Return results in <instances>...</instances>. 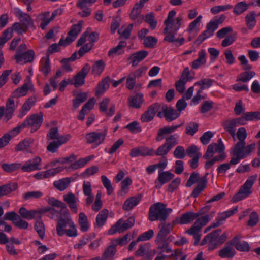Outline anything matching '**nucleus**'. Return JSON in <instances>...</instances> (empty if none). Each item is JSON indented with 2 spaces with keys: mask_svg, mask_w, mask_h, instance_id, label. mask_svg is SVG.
<instances>
[{
  "mask_svg": "<svg viewBox=\"0 0 260 260\" xmlns=\"http://www.w3.org/2000/svg\"><path fill=\"white\" fill-rule=\"evenodd\" d=\"M11 132L12 130L9 133L5 134L0 138V149L7 146L9 144L11 139L17 135L14 134V133H12Z\"/></svg>",
  "mask_w": 260,
  "mask_h": 260,
  "instance_id": "obj_50",
  "label": "nucleus"
},
{
  "mask_svg": "<svg viewBox=\"0 0 260 260\" xmlns=\"http://www.w3.org/2000/svg\"><path fill=\"white\" fill-rule=\"evenodd\" d=\"M126 45L127 43L125 41H120L115 47L112 48L109 51L108 55L110 57H114L115 55L123 54L124 53L123 49Z\"/></svg>",
  "mask_w": 260,
  "mask_h": 260,
  "instance_id": "obj_34",
  "label": "nucleus"
},
{
  "mask_svg": "<svg viewBox=\"0 0 260 260\" xmlns=\"http://www.w3.org/2000/svg\"><path fill=\"white\" fill-rule=\"evenodd\" d=\"M148 54V52L145 50H141L133 53L129 57V60L133 67L137 66L138 63L145 58Z\"/></svg>",
  "mask_w": 260,
  "mask_h": 260,
  "instance_id": "obj_26",
  "label": "nucleus"
},
{
  "mask_svg": "<svg viewBox=\"0 0 260 260\" xmlns=\"http://www.w3.org/2000/svg\"><path fill=\"white\" fill-rule=\"evenodd\" d=\"M233 239H236L235 241L234 246L236 249L240 251L248 252L250 250L249 244L246 241H239L237 237H235Z\"/></svg>",
  "mask_w": 260,
  "mask_h": 260,
  "instance_id": "obj_44",
  "label": "nucleus"
},
{
  "mask_svg": "<svg viewBox=\"0 0 260 260\" xmlns=\"http://www.w3.org/2000/svg\"><path fill=\"white\" fill-rule=\"evenodd\" d=\"M255 146L254 143L245 146V142L237 143L231 151V154L233 155L231 163L238 164L241 159L246 158L251 153Z\"/></svg>",
  "mask_w": 260,
  "mask_h": 260,
  "instance_id": "obj_4",
  "label": "nucleus"
},
{
  "mask_svg": "<svg viewBox=\"0 0 260 260\" xmlns=\"http://www.w3.org/2000/svg\"><path fill=\"white\" fill-rule=\"evenodd\" d=\"M249 5L245 1L238 3L233 9V13L236 15H239L246 11L248 8Z\"/></svg>",
  "mask_w": 260,
  "mask_h": 260,
  "instance_id": "obj_49",
  "label": "nucleus"
},
{
  "mask_svg": "<svg viewBox=\"0 0 260 260\" xmlns=\"http://www.w3.org/2000/svg\"><path fill=\"white\" fill-rule=\"evenodd\" d=\"M144 96L141 93H137L128 99L129 106L134 108H140L144 102Z\"/></svg>",
  "mask_w": 260,
  "mask_h": 260,
  "instance_id": "obj_29",
  "label": "nucleus"
},
{
  "mask_svg": "<svg viewBox=\"0 0 260 260\" xmlns=\"http://www.w3.org/2000/svg\"><path fill=\"white\" fill-rule=\"evenodd\" d=\"M104 62L102 60H98L92 66V72L95 75H100L104 70Z\"/></svg>",
  "mask_w": 260,
  "mask_h": 260,
  "instance_id": "obj_56",
  "label": "nucleus"
},
{
  "mask_svg": "<svg viewBox=\"0 0 260 260\" xmlns=\"http://www.w3.org/2000/svg\"><path fill=\"white\" fill-rule=\"evenodd\" d=\"M9 28L11 29L12 34L13 35V31L17 32L18 34H22L26 32L27 28L25 27L22 24L19 22H15Z\"/></svg>",
  "mask_w": 260,
  "mask_h": 260,
  "instance_id": "obj_59",
  "label": "nucleus"
},
{
  "mask_svg": "<svg viewBox=\"0 0 260 260\" xmlns=\"http://www.w3.org/2000/svg\"><path fill=\"white\" fill-rule=\"evenodd\" d=\"M48 203L52 206L59 207L61 209V212L65 215L70 213L66 205L62 202L55 199L54 198H50L48 199Z\"/></svg>",
  "mask_w": 260,
  "mask_h": 260,
  "instance_id": "obj_35",
  "label": "nucleus"
},
{
  "mask_svg": "<svg viewBox=\"0 0 260 260\" xmlns=\"http://www.w3.org/2000/svg\"><path fill=\"white\" fill-rule=\"evenodd\" d=\"M154 154L153 149L146 147H138L133 148L130 152L129 155L132 157H136L139 156H153Z\"/></svg>",
  "mask_w": 260,
  "mask_h": 260,
  "instance_id": "obj_19",
  "label": "nucleus"
},
{
  "mask_svg": "<svg viewBox=\"0 0 260 260\" xmlns=\"http://www.w3.org/2000/svg\"><path fill=\"white\" fill-rule=\"evenodd\" d=\"M13 35L11 32V29L7 28L2 34L0 37V49H2L4 45L12 37Z\"/></svg>",
  "mask_w": 260,
  "mask_h": 260,
  "instance_id": "obj_53",
  "label": "nucleus"
},
{
  "mask_svg": "<svg viewBox=\"0 0 260 260\" xmlns=\"http://www.w3.org/2000/svg\"><path fill=\"white\" fill-rule=\"evenodd\" d=\"M63 198L64 201L68 204L71 211L74 213H77L78 212L77 203L78 199L75 195L72 192H69L67 194L64 195Z\"/></svg>",
  "mask_w": 260,
  "mask_h": 260,
  "instance_id": "obj_23",
  "label": "nucleus"
},
{
  "mask_svg": "<svg viewBox=\"0 0 260 260\" xmlns=\"http://www.w3.org/2000/svg\"><path fill=\"white\" fill-rule=\"evenodd\" d=\"M142 194H139L137 196H133L127 198L124 202L122 205V208L124 210L128 211L132 209L137 206L141 201Z\"/></svg>",
  "mask_w": 260,
  "mask_h": 260,
  "instance_id": "obj_25",
  "label": "nucleus"
},
{
  "mask_svg": "<svg viewBox=\"0 0 260 260\" xmlns=\"http://www.w3.org/2000/svg\"><path fill=\"white\" fill-rule=\"evenodd\" d=\"M145 3L143 1V0H140L139 2L135 4L130 15L131 18L133 20L136 19L138 15L140 14Z\"/></svg>",
  "mask_w": 260,
  "mask_h": 260,
  "instance_id": "obj_45",
  "label": "nucleus"
},
{
  "mask_svg": "<svg viewBox=\"0 0 260 260\" xmlns=\"http://www.w3.org/2000/svg\"><path fill=\"white\" fill-rule=\"evenodd\" d=\"M145 21L149 24L150 27L152 30L156 28L157 22L153 13H150L146 15Z\"/></svg>",
  "mask_w": 260,
  "mask_h": 260,
  "instance_id": "obj_57",
  "label": "nucleus"
},
{
  "mask_svg": "<svg viewBox=\"0 0 260 260\" xmlns=\"http://www.w3.org/2000/svg\"><path fill=\"white\" fill-rule=\"evenodd\" d=\"M85 77L81 75L80 74H77L74 78L70 81L71 84H73L76 87H79L84 84L85 82Z\"/></svg>",
  "mask_w": 260,
  "mask_h": 260,
  "instance_id": "obj_54",
  "label": "nucleus"
},
{
  "mask_svg": "<svg viewBox=\"0 0 260 260\" xmlns=\"http://www.w3.org/2000/svg\"><path fill=\"white\" fill-rule=\"evenodd\" d=\"M20 166L21 165L19 163L3 164L2 165V168L7 172H12L19 169Z\"/></svg>",
  "mask_w": 260,
  "mask_h": 260,
  "instance_id": "obj_64",
  "label": "nucleus"
},
{
  "mask_svg": "<svg viewBox=\"0 0 260 260\" xmlns=\"http://www.w3.org/2000/svg\"><path fill=\"white\" fill-rule=\"evenodd\" d=\"M108 214V211L107 209H103L101 211L96 217V226L101 228L106 222Z\"/></svg>",
  "mask_w": 260,
  "mask_h": 260,
  "instance_id": "obj_40",
  "label": "nucleus"
},
{
  "mask_svg": "<svg viewBox=\"0 0 260 260\" xmlns=\"http://www.w3.org/2000/svg\"><path fill=\"white\" fill-rule=\"evenodd\" d=\"M224 146L221 139L218 140V143H213L208 145L206 153L203 157L206 159H210L217 152H222L224 151Z\"/></svg>",
  "mask_w": 260,
  "mask_h": 260,
  "instance_id": "obj_14",
  "label": "nucleus"
},
{
  "mask_svg": "<svg viewBox=\"0 0 260 260\" xmlns=\"http://www.w3.org/2000/svg\"><path fill=\"white\" fill-rule=\"evenodd\" d=\"M83 22L82 21H80L77 24L73 25L70 31L68 32L66 39L64 40L62 38H61L59 41V44L60 45H67L73 42L80 32Z\"/></svg>",
  "mask_w": 260,
  "mask_h": 260,
  "instance_id": "obj_11",
  "label": "nucleus"
},
{
  "mask_svg": "<svg viewBox=\"0 0 260 260\" xmlns=\"http://www.w3.org/2000/svg\"><path fill=\"white\" fill-rule=\"evenodd\" d=\"M160 108L166 120L168 121H172L175 120L180 115V112H178L172 107H168L166 105H162Z\"/></svg>",
  "mask_w": 260,
  "mask_h": 260,
  "instance_id": "obj_21",
  "label": "nucleus"
},
{
  "mask_svg": "<svg viewBox=\"0 0 260 260\" xmlns=\"http://www.w3.org/2000/svg\"><path fill=\"white\" fill-rule=\"evenodd\" d=\"M18 212L21 218L27 220H31L38 218L39 215V212L37 210H28L23 207L19 209Z\"/></svg>",
  "mask_w": 260,
  "mask_h": 260,
  "instance_id": "obj_27",
  "label": "nucleus"
},
{
  "mask_svg": "<svg viewBox=\"0 0 260 260\" xmlns=\"http://www.w3.org/2000/svg\"><path fill=\"white\" fill-rule=\"evenodd\" d=\"M17 187V185L13 184V185L7 184L0 187V197L7 195L15 190Z\"/></svg>",
  "mask_w": 260,
  "mask_h": 260,
  "instance_id": "obj_52",
  "label": "nucleus"
},
{
  "mask_svg": "<svg viewBox=\"0 0 260 260\" xmlns=\"http://www.w3.org/2000/svg\"><path fill=\"white\" fill-rule=\"evenodd\" d=\"M78 223L80 226V230L83 232H86L89 228L87 217L83 212H81L79 214Z\"/></svg>",
  "mask_w": 260,
  "mask_h": 260,
  "instance_id": "obj_42",
  "label": "nucleus"
},
{
  "mask_svg": "<svg viewBox=\"0 0 260 260\" xmlns=\"http://www.w3.org/2000/svg\"><path fill=\"white\" fill-rule=\"evenodd\" d=\"M26 49L27 47L25 44H21L17 48L16 54L14 57L17 63H19L22 61V55L26 51Z\"/></svg>",
  "mask_w": 260,
  "mask_h": 260,
  "instance_id": "obj_58",
  "label": "nucleus"
},
{
  "mask_svg": "<svg viewBox=\"0 0 260 260\" xmlns=\"http://www.w3.org/2000/svg\"><path fill=\"white\" fill-rule=\"evenodd\" d=\"M15 14L18 18L21 23L27 29L29 27L35 28L33 20L28 14L23 13L17 8L15 10Z\"/></svg>",
  "mask_w": 260,
  "mask_h": 260,
  "instance_id": "obj_18",
  "label": "nucleus"
},
{
  "mask_svg": "<svg viewBox=\"0 0 260 260\" xmlns=\"http://www.w3.org/2000/svg\"><path fill=\"white\" fill-rule=\"evenodd\" d=\"M43 120V114H34L27 118L22 124L18 125L13 129L12 133L18 134L20 131L25 127L30 128L31 132H34L39 128Z\"/></svg>",
  "mask_w": 260,
  "mask_h": 260,
  "instance_id": "obj_6",
  "label": "nucleus"
},
{
  "mask_svg": "<svg viewBox=\"0 0 260 260\" xmlns=\"http://www.w3.org/2000/svg\"><path fill=\"white\" fill-rule=\"evenodd\" d=\"M31 86L30 83H24L21 87L17 88L15 91L12 93V98H19L20 96L25 95L28 90L30 86Z\"/></svg>",
  "mask_w": 260,
  "mask_h": 260,
  "instance_id": "obj_36",
  "label": "nucleus"
},
{
  "mask_svg": "<svg viewBox=\"0 0 260 260\" xmlns=\"http://www.w3.org/2000/svg\"><path fill=\"white\" fill-rule=\"evenodd\" d=\"M257 178V174L249 177L244 184L241 186L238 192L233 197L232 201L236 203L249 196L252 192L251 188Z\"/></svg>",
  "mask_w": 260,
  "mask_h": 260,
  "instance_id": "obj_8",
  "label": "nucleus"
},
{
  "mask_svg": "<svg viewBox=\"0 0 260 260\" xmlns=\"http://www.w3.org/2000/svg\"><path fill=\"white\" fill-rule=\"evenodd\" d=\"M256 14L254 11L248 13L245 16V22L247 28L249 29H252L256 25Z\"/></svg>",
  "mask_w": 260,
  "mask_h": 260,
  "instance_id": "obj_37",
  "label": "nucleus"
},
{
  "mask_svg": "<svg viewBox=\"0 0 260 260\" xmlns=\"http://www.w3.org/2000/svg\"><path fill=\"white\" fill-rule=\"evenodd\" d=\"M70 182L71 180L69 178H64L54 181L53 185L58 190L62 191L68 187Z\"/></svg>",
  "mask_w": 260,
  "mask_h": 260,
  "instance_id": "obj_43",
  "label": "nucleus"
},
{
  "mask_svg": "<svg viewBox=\"0 0 260 260\" xmlns=\"http://www.w3.org/2000/svg\"><path fill=\"white\" fill-rule=\"evenodd\" d=\"M255 75V73L254 71H252L251 70H246L245 72L241 73L238 75L236 81L246 83L250 81Z\"/></svg>",
  "mask_w": 260,
  "mask_h": 260,
  "instance_id": "obj_38",
  "label": "nucleus"
},
{
  "mask_svg": "<svg viewBox=\"0 0 260 260\" xmlns=\"http://www.w3.org/2000/svg\"><path fill=\"white\" fill-rule=\"evenodd\" d=\"M181 124L165 126L160 128L158 131L157 135L155 138L157 142H160L166 138V142L164 143L171 150L178 144L179 136L177 135H171L166 138L167 135H169L175 131L180 127Z\"/></svg>",
  "mask_w": 260,
  "mask_h": 260,
  "instance_id": "obj_2",
  "label": "nucleus"
},
{
  "mask_svg": "<svg viewBox=\"0 0 260 260\" xmlns=\"http://www.w3.org/2000/svg\"><path fill=\"white\" fill-rule=\"evenodd\" d=\"M240 118H243V122L245 121H253L260 119V112H249L243 114Z\"/></svg>",
  "mask_w": 260,
  "mask_h": 260,
  "instance_id": "obj_47",
  "label": "nucleus"
},
{
  "mask_svg": "<svg viewBox=\"0 0 260 260\" xmlns=\"http://www.w3.org/2000/svg\"><path fill=\"white\" fill-rule=\"evenodd\" d=\"M87 99V94L86 92H80L76 95L75 99L73 100V108L76 110L79 106L84 102Z\"/></svg>",
  "mask_w": 260,
  "mask_h": 260,
  "instance_id": "obj_39",
  "label": "nucleus"
},
{
  "mask_svg": "<svg viewBox=\"0 0 260 260\" xmlns=\"http://www.w3.org/2000/svg\"><path fill=\"white\" fill-rule=\"evenodd\" d=\"M166 205L158 202L151 206L149 211V219L151 221L159 220L165 222L169 214L172 211L171 208H166Z\"/></svg>",
  "mask_w": 260,
  "mask_h": 260,
  "instance_id": "obj_5",
  "label": "nucleus"
},
{
  "mask_svg": "<svg viewBox=\"0 0 260 260\" xmlns=\"http://www.w3.org/2000/svg\"><path fill=\"white\" fill-rule=\"evenodd\" d=\"M209 220V216L206 215L196 220L193 225L186 232L190 235H193L198 234L203 226H205Z\"/></svg>",
  "mask_w": 260,
  "mask_h": 260,
  "instance_id": "obj_16",
  "label": "nucleus"
},
{
  "mask_svg": "<svg viewBox=\"0 0 260 260\" xmlns=\"http://www.w3.org/2000/svg\"><path fill=\"white\" fill-rule=\"evenodd\" d=\"M101 181L103 186L107 189L108 194H111L113 191V188L111 185L110 180L106 176L102 175L101 176Z\"/></svg>",
  "mask_w": 260,
  "mask_h": 260,
  "instance_id": "obj_63",
  "label": "nucleus"
},
{
  "mask_svg": "<svg viewBox=\"0 0 260 260\" xmlns=\"http://www.w3.org/2000/svg\"><path fill=\"white\" fill-rule=\"evenodd\" d=\"M132 183V180L129 177L125 178L121 183V189L119 194L121 196H125L128 192L129 186Z\"/></svg>",
  "mask_w": 260,
  "mask_h": 260,
  "instance_id": "obj_48",
  "label": "nucleus"
},
{
  "mask_svg": "<svg viewBox=\"0 0 260 260\" xmlns=\"http://www.w3.org/2000/svg\"><path fill=\"white\" fill-rule=\"evenodd\" d=\"M182 20V17H177L175 19V21H164L165 27L164 29V34L165 37L164 40L165 41L172 43L176 41L175 36L181 26Z\"/></svg>",
  "mask_w": 260,
  "mask_h": 260,
  "instance_id": "obj_7",
  "label": "nucleus"
},
{
  "mask_svg": "<svg viewBox=\"0 0 260 260\" xmlns=\"http://www.w3.org/2000/svg\"><path fill=\"white\" fill-rule=\"evenodd\" d=\"M125 128L133 133H138L142 130L139 123L137 121L131 122L125 126Z\"/></svg>",
  "mask_w": 260,
  "mask_h": 260,
  "instance_id": "obj_61",
  "label": "nucleus"
},
{
  "mask_svg": "<svg viewBox=\"0 0 260 260\" xmlns=\"http://www.w3.org/2000/svg\"><path fill=\"white\" fill-rule=\"evenodd\" d=\"M199 213H194L193 212H187L183 214L178 219H176V222L179 224H189L195 220L199 215Z\"/></svg>",
  "mask_w": 260,
  "mask_h": 260,
  "instance_id": "obj_24",
  "label": "nucleus"
},
{
  "mask_svg": "<svg viewBox=\"0 0 260 260\" xmlns=\"http://www.w3.org/2000/svg\"><path fill=\"white\" fill-rule=\"evenodd\" d=\"M174 177V175L170 171L159 172L157 181L161 184L169 182Z\"/></svg>",
  "mask_w": 260,
  "mask_h": 260,
  "instance_id": "obj_41",
  "label": "nucleus"
},
{
  "mask_svg": "<svg viewBox=\"0 0 260 260\" xmlns=\"http://www.w3.org/2000/svg\"><path fill=\"white\" fill-rule=\"evenodd\" d=\"M67 218L61 217L56 223V232L59 236L66 235L69 237H75L78 235L76 225L72 219L70 214L66 215Z\"/></svg>",
  "mask_w": 260,
  "mask_h": 260,
  "instance_id": "obj_1",
  "label": "nucleus"
},
{
  "mask_svg": "<svg viewBox=\"0 0 260 260\" xmlns=\"http://www.w3.org/2000/svg\"><path fill=\"white\" fill-rule=\"evenodd\" d=\"M63 169L64 168L63 167H58L45 171H44L45 177V178H49L50 177L54 176L57 174L63 171Z\"/></svg>",
  "mask_w": 260,
  "mask_h": 260,
  "instance_id": "obj_62",
  "label": "nucleus"
},
{
  "mask_svg": "<svg viewBox=\"0 0 260 260\" xmlns=\"http://www.w3.org/2000/svg\"><path fill=\"white\" fill-rule=\"evenodd\" d=\"M40 71L45 76H47L50 72V60L48 56L43 57L41 59Z\"/></svg>",
  "mask_w": 260,
  "mask_h": 260,
  "instance_id": "obj_46",
  "label": "nucleus"
},
{
  "mask_svg": "<svg viewBox=\"0 0 260 260\" xmlns=\"http://www.w3.org/2000/svg\"><path fill=\"white\" fill-rule=\"evenodd\" d=\"M158 226L160 229V231L155 241V242L158 243L161 241H163L166 238V236L173 229V226L170 223L166 224L165 222H160Z\"/></svg>",
  "mask_w": 260,
  "mask_h": 260,
  "instance_id": "obj_22",
  "label": "nucleus"
},
{
  "mask_svg": "<svg viewBox=\"0 0 260 260\" xmlns=\"http://www.w3.org/2000/svg\"><path fill=\"white\" fill-rule=\"evenodd\" d=\"M47 216L51 219L57 220V221L61 217L63 218H67L64 214L61 213V209L60 211H58L54 208H53L51 212H50L49 214H47Z\"/></svg>",
  "mask_w": 260,
  "mask_h": 260,
  "instance_id": "obj_60",
  "label": "nucleus"
},
{
  "mask_svg": "<svg viewBox=\"0 0 260 260\" xmlns=\"http://www.w3.org/2000/svg\"><path fill=\"white\" fill-rule=\"evenodd\" d=\"M243 118H235L232 120H226L222 123L224 129L231 134L235 139L236 135V129L239 125H244L245 122H243Z\"/></svg>",
  "mask_w": 260,
  "mask_h": 260,
  "instance_id": "obj_13",
  "label": "nucleus"
},
{
  "mask_svg": "<svg viewBox=\"0 0 260 260\" xmlns=\"http://www.w3.org/2000/svg\"><path fill=\"white\" fill-rule=\"evenodd\" d=\"M206 62V53L204 50H201L198 52V58L192 62L191 67L197 69Z\"/></svg>",
  "mask_w": 260,
  "mask_h": 260,
  "instance_id": "obj_32",
  "label": "nucleus"
},
{
  "mask_svg": "<svg viewBox=\"0 0 260 260\" xmlns=\"http://www.w3.org/2000/svg\"><path fill=\"white\" fill-rule=\"evenodd\" d=\"M221 232V230L217 229L209 234L210 236L209 241V250L215 249L226 240L228 237L226 233H224L220 235Z\"/></svg>",
  "mask_w": 260,
  "mask_h": 260,
  "instance_id": "obj_10",
  "label": "nucleus"
},
{
  "mask_svg": "<svg viewBox=\"0 0 260 260\" xmlns=\"http://www.w3.org/2000/svg\"><path fill=\"white\" fill-rule=\"evenodd\" d=\"M108 128L105 127L101 131L92 132L85 136L86 142L92 145V148H96L103 143L107 134Z\"/></svg>",
  "mask_w": 260,
  "mask_h": 260,
  "instance_id": "obj_9",
  "label": "nucleus"
},
{
  "mask_svg": "<svg viewBox=\"0 0 260 260\" xmlns=\"http://www.w3.org/2000/svg\"><path fill=\"white\" fill-rule=\"evenodd\" d=\"M236 239H232L227 242L218 252L219 255L222 258L232 259L236 254L234 249V244Z\"/></svg>",
  "mask_w": 260,
  "mask_h": 260,
  "instance_id": "obj_15",
  "label": "nucleus"
},
{
  "mask_svg": "<svg viewBox=\"0 0 260 260\" xmlns=\"http://www.w3.org/2000/svg\"><path fill=\"white\" fill-rule=\"evenodd\" d=\"M41 159L39 157H35L32 159L26 161L21 167L23 172H31L35 170H40Z\"/></svg>",
  "mask_w": 260,
  "mask_h": 260,
  "instance_id": "obj_20",
  "label": "nucleus"
},
{
  "mask_svg": "<svg viewBox=\"0 0 260 260\" xmlns=\"http://www.w3.org/2000/svg\"><path fill=\"white\" fill-rule=\"evenodd\" d=\"M207 183V179L206 175H205L200 178L199 182L193 189L191 196L194 198H197L206 188Z\"/></svg>",
  "mask_w": 260,
  "mask_h": 260,
  "instance_id": "obj_31",
  "label": "nucleus"
},
{
  "mask_svg": "<svg viewBox=\"0 0 260 260\" xmlns=\"http://www.w3.org/2000/svg\"><path fill=\"white\" fill-rule=\"evenodd\" d=\"M213 80L209 78L202 79L198 82L195 83V85L200 86V89L202 91L205 89H207L211 87L213 84Z\"/></svg>",
  "mask_w": 260,
  "mask_h": 260,
  "instance_id": "obj_55",
  "label": "nucleus"
},
{
  "mask_svg": "<svg viewBox=\"0 0 260 260\" xmlns=\"http://www.w3.org/2000/svg\"><path fill=\"white\" fill-rule=\"evenodd\" d=\"M161 107V105L158 103H154L150 105L147 110L145 111L141 116V120L143 122H148L151 121L156 112H157Z\"/></svg>",
  "mask_w": 260,
  "mask_h": 260,
  "instance_id": "obj_17",
  "label": "nucleus"
},
{
  "mask_svg": "<svg viewBox=\"0 0 260 260\" xmlns=\"http://www.w3.org/2000/svg\"><path fill=\"white\" fill-rule=\"evenodd\" d=\"M110 80V77L108 76L98 84L95 88V94L96 96H100L105 92L109 88V82Z\"/></svg>",
  "mask_w": 260,
  "mask_h": 260,
  "instance_id": "obj_30",
  "label": "nucleus"
},
{
  "mask_svg": "<svg viewBox=\"0 0 260 260\" xmlns=\"http://www.w3.org/2000/svg\"><path fill=\"white\" fill-rule=\"evenodd\" d=\"M118 221H121L120 226L122 232L132 228L135 223V218L133 216L129 217L124 221L122 219H120Z\"/></svg>",
  "mask_w": 260,
  "mask_h": 260,
  "instance_id": "obj_51",
  "label": "nucleus"
},
{
  "mask_svg": "<svg viewBox=\"0 0 260 260\" xmlns=\"http://www.w3.org/2000/svg\"><path fill=\"white\" fill-rule=\"evenodd\" d=\"M218 27V24L211 20L207 24L206 30L198 36L196 40L197 43L200 44L206 39L212 36Z\"/></svg>",
  "mask_w": 260,
  "mask_h": 260,
  "instance_id": "obj_12",
  "label": "nucleus"
},
{
  "mask_svg": "<svg viewBox=\"0 0 260 260\" xmlns=\"http://www.w3.org/2000/svg\"><path fill=\"white\" fill-rule=\"evenodd\" d=\"M218 155L212 157L209 160L206 161L205 164L206 169H210L215 163L223 162L226 158V155L224 151L218 153Z\"/></svg>",
  "mask_w": 260,
  "mask_h": 260,
  "instance_id": "obj_28",
  "label": "nucleus"
},
{
  "mask_svg": "<svg viewBox=\"0 0 260 260\" xmlns=\"http://www.w3.org/2000/svg\"><path fill=\"white\" fill-rule=\"evenodd\" d=\"M116 252V248L110 243L105 249L102 255V260H113Z\"/></svg>",
  "mask_w": 260,
  "mask_h": 260,
  "instance_id": "obj_33",
  "label": "nucleus"
},
{
  "mask_svg": "<svg viewBox=\"0 0 260 260\" xmlns=\"http://www.w3.org/2000/svg\"><path fill=\"white\" fill-rule=\"evenodd\" d=\"M71 137L70 134L60 135L57 127L51 128L47 134L46 138L48 140H54V141L48 144L47 150L52 153L56 152L61 145L66 143L70 139Z\"/></svg>",
  "mask_w": 260,
  "mask_h": 260,
  "instance_id": "obj_3",
  "label": "nucleus"
}]
</instances>
